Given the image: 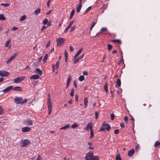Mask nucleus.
<instances>
[{
  "label": "nucleus",
  "instance_id": "864d4df0",
  "mask_svg": "<svg viewBox=\"0 0 160 160\" xmlns=\"http://www.w3.org/2000/svg\"><path fill=\"white\" fill-rule=\"evenodd\" d=\"M119 132V130L118 129H115L114 131V133L115 134H118Z\"/></svg>",
  "mask_w": 160,
  "mask_h": 160
},
{
  "label": "nucleus",
  "instance_id": "a211bd4d",
  "mask_svg": "<svg viewBox=\"0 0 160 160\" xmlns=\"http://www.w3.org/2000/svg\"><path fill=\"white\" fill-rule=\"evenodd\" d=\"M82 5L81 3H79L76 8L77 12L78 13L80 12V10L82 8Z\"/></svg>",
  "mask_w": 160,
  "mask_h": 160
},
{
  "label": "nucleus",
  "instance_id": "c85d7f7f",
  "mask_svg": "<svg viewBox=\"0 0 160 160\" xmlns=\"http://www.w3.org/2000/svg\"><path fill=\"white\" fill-rule=\"evenodd\" d=\"M48 55L47 54H46L45 55V56L44 57L43 59V60H42L44 63H45L46 62L47 59L48 58Z\"/></svg>",
  "mask_w": 160,
  "mask_h": 160
},
{
  "label": "nucleus",
  "instance_id": "e433bc0d",
  "mask_svg": "<svg viewBox=\"0 0 160 160\" xmlns=\"http://www.w3.org/2000/svg\"><path fill=\"white\" fill-rule=\"evenodd\" d=\"M60 64V62L59 61H57L56 63V65H55L56 66V69L58 70L59 68V65Z\"/></svg>",
  "mask_w": 160,
  "mask_h": 160
},
{
  "label": "nucleus",
  "instance_id": "c756f323",
  "mask_svg": "<svg viewBox=\"0 0 160 160\" xmlns=\"http://www.w3.org/2000/svg\"><path fill=\"white\" fill-rule=\"evenodd\" d=\"M116 160H122L120 157V154H118L116 157Z\"/></svg>",
  "mask_w": 160,
  "mask_h": 160
},
{
  "label": "nucleus",
  "instance_id": "ea45409f",
  "mask_svg": "<svg viewBox=\"0 0 160 160\" xmlns=\"http://www.w3.org/2000/svg\"><path fill=\"white\" fill-rule=\"evenodd\" d=\"M48 22V19L46 18L42 22V23L44 25H46Z\"/></svg>",
  "mask_w": 160,
  "mask_h": 160
},
{
  "label": "nucleus",
  "instance_id": "774afa93",
  "mask_svg": "<svg viewBox=\"0 0 160 160\" xmlns=\"http://www.w3.org/2000/svg\"><path fill=\"white\" fill-rule=\"evenodd\" d=\"M41 157H40V155H39L38 156V158L36 160H41Z\"/></svg>",
  "mask_w": 160,
  "mask_h": 160
},
{
  "label": "nucleus",
  "instance_id": "72a5a7b5",
  "mask_svg": "<svg viewBox=\"0 0 160 160\" xmlns=\"http://www.w3.org/2000/svg\"><path fill=\"white\" fill-rule=\"evenodd\" d=\"M94 136L93 132V130H90V138H92Z\"/></svg>",
  "mask_w": 160,
  "mask_h": 160
},
{
  "label": "nucleus",
  "instance_id": "f3484780",
  "mask_svg": "<svg viewBox=\"0 0 160 160\" xmlns=\"http://www.w3.org/2000/svg\"><path fill=\"white\" fill-rule=\"evenodd\" d=\"M134 150L132 149L128 151V155L129 156L131 157L134 153Z\"/></svg>",
  "mask_w": 160,
  "mask_h": 160
},
{
  "label": "nucleus",
  "instance_id": "5701e85b",
  "mask_svg": "<svg viewBox=\"0 0 160 160\" xmlns=\"http://www.w3.org/2000/svg\"><path fill=\"white\" fill-rule=\"evenodd\" d=\"M18 53H14L11 57V61L14 59L15 57L18 55Z\"/></svg>",
  "mask_w": 160,
  "mask_h": 160
},
{
  "label": "nucleus",
  "instance_id": "f03ea898",
  "mask_svg": "<svg viewBox=\"0 0 160 160\" xmlns=\"http://www.w3.org/2000/svg\"><path fill=\"white\" fill-rule=\"evenodd\" d=\"M105 122H104L103 123L102 126L99 129L100 131H104L105 129H106L107 131H109L111 128L109 124H105Z\"/></svg>",
  "mask_w": 160,
  "mask_h": 160
},
{
  "label": "nucleus",
  "instance_id": "79ce46f5",
  "mask_svg": "<svg viewBox=\"0 0 160 160\" xmlns=\"http://www.w3.org/2000/svg\"><path fill=\"white\" fill-rule=\"evenodd\" d=\"M78 126V125L77 123H75L73 124L72 126H71V128H77Z\"/></svg>",
  "mask_w": 160,
  "mask_h": 160
},
{
  "label": "nucleus",
  "instance_id": "338daca9",
  "mask_svg": "<svg viewBox=\"0 0 160 160\" xmlns=\"http://www.w3.org/2000/svg\"><path fill=\"white\" fill-rule=\"evenodd\" d=\"M75 99L76 101L78 102V96L77 95L75 96Z\"/></svg>",
  "mask_w": 160,
  "mask_h": 160
},
{
  "label": "nucleus",
  "instance_id": "7c9ffc66",
  "mask_svg": "<svg viewBox=\"0 0 160 160\" xmlns=\"http://www.w3.org/2000/svg\"><path fill=\"white\" fill-rule=\"evenodd\" d=\"M26 18V15H23L20 19V20L21 21H22L24 20Z\"/></svg>",
  "mask_w": 160,
  "mask_h": 160
},
{
  "label": "nucleus",
  "instance_id": "7ed1b4c3",
  "mask_svg": "<svg viewBox=\"0 0 160 160\" xmlns=\"http://www.w3.org/2000/svg\"><path fill=\"white\" fill-rule=\"evenodd\" d=\"M31 142L29 140L26 139L22 140L21 142L22 147H25L30 144Z\"/></svg>",
  "mask_w": 160,
  "mask_h": 160
},
{
  "label": "nucleus",
  "instance_id": "4468645a",
  "mask_svg": "<svg viewBox=\"0 0 160 160\" xmlns=\"http://www.w3.org/2000/svg\"><path fill=\"white\" fill-rule=\"evenodd\" d=\"M39 76L37 74H34L31 76L29 78L30 79H37L39 78Z\"/></svg>",
  "mask_w": 160,
  "mask_h": 160
},
{
  "label": "nucleus",
  "instance_id": "bb28decb",
  "mask_svg": "<svg viewBox=\"0 0 160 160\" xmlns=\"http://www.w3.org/2000/svg\"><path fill=\"white\" fill-rule=\"evenodd\" d=\"M6 18L4 16L3 14H0V20H5Z\"/></svg>",
  "mask_w": 160,
  "mask_h": 160
},
{
  "label": "nucleus",
  "instance_id": "69168bd1",
  "mask_svg": "<svg viewBox=\"0 0 160 160\" xmlns=\"http://www.w3.org/2000/svg\"><path fill=\"white\" fill-rule=\"evenodd\" d=\"M70 28L68 27L67 28H66L64 30V32H67L68 30V29Z\"/></svg>",
  "mask_w": 160,
  "mask_h": 160
},
{
  "label": "nucleus",
  "instance_id": "a19ab883",
  "mask_svg": "<svg viewBox=\"0 0 160 160\" xmlns=\"http://www.w3.org/2000/svg\"><path fill=\"white\" fill-rule=\"evenodd\" d=\"M74 91V89L73 88L71 89V92L70 93V95L71 97H73V96Z\"/></svg>",
  "mask_w": 160,
  "mask_h": 160
},
{
  "label": "nucleus",
  "instance_id": "2f4dec72",
  "mask_svg": "<svg viewBox=\"0 0 160 160\" xmlns=\"http://www.w3.org/2000/svg\"><path fill=\"white\" fill-rule=\"evenodd\" d=\"M91 6H90L88 8H87L85 11L84 14H85L87 13V12L91 9Z\"/></svg>",
  "mask_w": 160,
  "mask_h": 160
},
{
  "label": "nucleus",
  "instance_id": "0e129e2a",
  "mask_svg": "<svg viewBox=\"0 0 160 160\" xmlns=\"http://www.w3.org/2000/svg\"><path fill=\"white\" fill-rule=\"evenodd\" d=\"M88 74V72L87 71H84L83 72V74L84 75H87Z\"/></svg>",
  "mask_w": 160,
  "mask_h": 160
},
{
  "label": "nucleus",
  "instance_id": "6e6552de",
  "mask_svg": "<svg viewBox=\"0 0 160 160\" xmlns=\"http://www.w3.org/2000/svg\"><path fill=\"white\" fill-rule=\"evenodd\" d=\"M12 89L14 91H22V88L19 86H17L13 88V86H11V89Z\"/></svg>",
  "mask_w": 160,
  "mask_h": 160
},
{
  "label": "nucleus",
  "instance_id": "dca6fc26",
  "mask_svg": "<svg viewBox=\"0 0 160 160\" xmlns=\"http://www.w3.org/2000/svg\"><path fill=\"white\" fill-rule=\"evenodd\" d=\"M35 73L38 74L40 75H41L42 74V70L39 68H36L35 71Z\"/></svg>",
  "mask_w": 160,
  "mask_h": 160
},
{
  "label": "nucleus",
  "instance_id": "2eb2a0df",
  "mask_svg": "<svg viewBox=\"0 0 160 160\" xmlns=\"http://www.w3.org/2000/svg\"><path fill=\"white\" fill-rule=\"evenodd\" d=\"M83 48H81L80 50H79V51H78L77 53L75 54V55L74 56V58H76L77 57H78L80 54L81 53V52L83 50Z\"/></svg>",
  "mask_w": 160,
  "mask_h": 160
},
{
  "label": "nucleus",
  "instance_id": "9d476101",
  "mask_svg": "<svg viewBox=\"0 0 160 160\" xmlns=\"http://www.w3.org/2000/svg\"><path fill=\"white\" fill-rule=\"evenodd\" d=\"M31 130V128L27 127H24L22 129V131L23 132H29Z\"/></svg>",
  "mask_w": 160,
  "mask_h": 160
},
{
  "label": "nucleus",
  "instance_id": "e2e57ef3",
  "mask_svg": "<svg viewBox=\"0 0 160 160\" xmlns=\"http://www.w3.org/2000/svg\"><path fill=\"white\" fill-rule=\"evenodd\" d=\"M52 10H49L48 12H47L46 13V15H49L50 14V13H51V12H52Z\"/></svg>",
  "mask_w": 160,
  "mask_h": 160
},
{
  "label": "nucleus",
  "instance_id": "4d7b16f0",
  "mask_svg": "<svg viewBox=\"0 0 160 160\" xmlns=\"http://www.w3.org/2000/svg\"><path fill=\"white\" fill-rule=\"evenodd\" d=\"M52 71L53 72H54L55 70V65H53L52 66Z\"/></svg>",
  "mask_w": 160,
  "mask_h": 160
},
{
  "label": "nucleus",
  "instance_id": "9b49d317",
  "mask_svg": "<svg viewBox=\"0 0 160 160\" xmlns=\"http://www.w3.org/2000/svg\"><path fill=\"white\" fill-rule=\"evenodd\" d=\"M24 123L27 125H32L33 124L32 121L30 119H28L24 121Z\"/></svg>",
  "mask_w": 160,
  "mask_h": 160
},
{
  "label": "nucleus",
  "instance_id": "052dcab7",
  "mask_svg": "<svg viewBox=\"0 0 160 160\" xmlns=\"http://www.w3.org/2000/svg\"><path fill=\"white\" fill-rule=\"evenodd\" d=\"M69 48L71 51L72 52L73 51V48L72 46L69 47Z\"/></svg>",
  "mask_w": 160,
  "mask_h": 160
},
{
  "label": "nucleus",
  "instance_id": "412c9836",
  "mask_svg": "<svg viewBox=\"0 0 160 160\" xmlns=\"http://www.w3.org/2000/svg\"><path fill=\"white\" fill-rule=\"evenodd\" d=\"M88 101L87 98H85L84 100V107L85 108H87L88 106Z\"/></svg>",
  "mask_w": 160,
  "mask_h": 160
},
{
  "label": "nucleus",
  "instance_id": "aec40b11",
  "mask_svg": "<svg viewBox=\"0 0 160 160\" xmlns=\"http://www.w3.org/2000/svg\"><path fill=\"white\" fill-rule=\"evenodd\" d=\"M116 83L117 84L116 86L118 87H120L121 85V80L119 79H117Z\"/></svg>",
  "mask_w": 160,
  "mask_h": 160
},
{
  "label": "nucleus",
  "instance_id": "de8ad7c7",
  "mask_svg": "<svg viewBox=\"0 0 160 160\" xmlns=\"http://www.w3.org/2000/svg\"><path fill=\"white\" fill-rule=\"evenodd\" d=\"M73 22H74V21H71L70 22V23L68 25V27L70 28H71V26L73 24Z\"/></svg>",
  "mask_w": 160,
  "mask_h": 160
},
{
  "label": "nucleus",
  "instance_id": "09e8293b",
  "mask_svg": "<svg viewBox=\"0 0 160 160\" xmlns=\"http://www.w3.org/2000/svg\"><path fill=\"white\" fill-rule=\"evenodd\" d=\"M3 112V110L1 106H0V115L2 114Z\"/></svg>",
  "mask_w": 160,
  "mask_h": 160
},
{
  "label": "nucleus",
  "instance_id": "4c0bfd02",
  "mask_svg": "<svg viewBox=\"0 0 160 160\" xmlns=\"http://www.w3.org/2000/svg\"><path fill=\"white\" fill-rule=\"evenodd\" d=\"M42 56L40 57L38 59V61L35 62L36 63H37L38 65L39 64V62L41 61L42 59Z\"/></svg>",
  "mask_w": 160,
  "mask_h": 160
},
{
  "label": "nucleus",
  "instance_id": "6e6d98bb",
  "mask_svg": "<svg viewBox=\"0 0 160 160\" xmlns=\"http://www.w3.org/2000/svg\"><path fill=\"white\" fill-rule=\"evenodd\" d=\"M51 0H49L47 3V5L48 7H49V5L50 3V2Z\"/></svg>",
  "mask_w": 160,
  "mask_h": 160
},
{
  "label": "nucleus",
  "instance_id": "a18cd8bd",
  "mask_svg": "<svg viewBox=\"0 0 160 160\" xmlns=\"http://www.w3.org/2000/svg\"><path fill=\"white\" fill-rule=\"evenodd\" d=\"M112 46L111 45H110V44H108V50L109 51H110L112 49Z\"/></svg>",
  "mask_w": 160,
  "mask_h": 160
},
{
  "label": "nucleus",
  "instance_id": "f704fd0d",
  "mask_svg": "<svg viewBox=\"0 0 160 160\" xmlns=\"http://www.w3.org/2000/svg\"><path fill=\"white\" fill-rule=\"evenodd\" d=\"M40 12V9L39 8H38L37 9L35 10L34 11V13L36 15H37L38 13H39Z\"/></svg>",
  "mask_w": 160,
  "mask_h": 160
},
{
  "label": "nucleus",
  "instance_id": "37998d69",
  "mask_svg": "<svg viewBox=\"0 0 160 160\" xmlns=\"http://www.w3.org/2000/svg\"><path fill=\"white\" fill-rule=\"evenodd\" d=\"M107 28H105V27H103V28H102L101 30H100V32H105L107 31Z\"/></svg>",
  "mask_w": 160,
  "mask_h": 160
},
{
  "label": "nucleus",
  "instance_id": "20e7f679",
  "mask_svg": "<svg viewBox=\"0 0 160 160\" xmlns=\"http://www.w3.org/2000/svg\"><path fill=\"white\" fill-rule=\"evenodd\" d=\"M25 76L18 77L14 79V82L16 83H20L25 79Z\"/></svg>",
  "mask_w": 160,
  "mask_h": 160
},
{
  "label": "nucleus",
  "instance_id": "680f3d73",
  "mask_svg": "<svg viewBox=\"0 0 160 160\" xmlns=\"http://www.w3.org/2000/svg\"><path fill=\"white\" fill-rule=\"evenodd\" d=\"M121 127L122 128H124L125 127L124 124L123 122H122L120 124Z\"/></svg>",
  "mask_w": 160,
  "mask_h": 160
},
{
  "label": "nucleus",
  "instance_id": "39448f33",
  "mask_svg": "<svg viewBox=\"0 0 160 160\" xmlns=\"http://www.w3.org/2000/svg\"><path fill=\"white\" fill-rule=\"evenodd\" d=\"M93 155V152L92 151H91L85 155V159L86 160H92Z\"/></svg>",
  "mask_w": 160,
  "mask_h": 160
},
{
  "label": "nucleus",
  "instance_id": "5fc2aeb1",
  "mask_svg": "<svg viewBox=\"0 0 160 160\" xmlns=\"http://www.w3.org/2000/svg\"><path fill=\"white\" fill-rule=\"evenodd\" d=\"M46 28V26H43L42 28L41 29V31H42L44 30Z\"/></svg>",
  "mask_w": 160,
  "mask_h": 160
},
{
  "label": "nucleus",
  "instance_id": "bf43d9fd",
  "mask_svg": "<svg viewBox=\"0 0 160 160\" xmlns=\"http://www.w3.org/2000/svg\"><path fill=\"white\" fill-rule=\"evenodd\" d=\"M18 29V28L17 27H13V28H12V30L13 31H15V30H17Z\"/></svg>",
  "mask_w": 160,
  "mask_h": 160
},
{
  "label": "nucleus",
  "instance_id": "58836bf2",
  "mask_svg": "<svg viewBox=\"0 0 160 160\" xmlns=\"http://www.w3.org/2000/svg\"><path fill=\"white\" fill-rule=\"evenodd\" d=\"M113 42H117L118 43H121V41L120 40L118 39H114L112 40Z\"/></svg>",
  "mask_w": 160,
  "mask_h": 160
},
{
  "label": "nucleus",
  "instance_id": "13d9d810",
  "mask_svg": "<svg viewBox=\"0 0 160 160\" xmlns=\"http://www.w3.org/2000/svg\"><path fill=\"white\" fill-rule=\"evenodd\" d=\"M124 119L125 122H127L128 120V118L127 116H125L124 117Z\"/></svg>",
  "mask_w": 160,
  "mask_h": 160
},
{
  "label": "nucleus",
  "instance_id": "4be33fe9",
  "mask_svg": "<svg viewBox=\"0 0 160 160\" xmlns=\"http://www.w3.org/2000/svg\"><path fill=\"white\" fill-rule=\"evenodd\" d=\"M10 91V86L8 87L7 88L3 89L2 90V92H4V93H6L7 92H8L9 91Z\"/></svg>",
  "mask_w": 160,
  "mask_h": 160
},
{
  "label": "nucleus",
  "instance_id": "6ab92c4d",
  "mask_svg": "<svg viewBox=\"0 0 160 160\" xmlns=\"http://www.w3.org/2000/svg\"><path fill=\"white\" fill-rule=\"evenodd\" d=\"M70 127V125L69 124H67L66 125L64 126L63 127L60 128V130H65L66 129H67L69 128Z\"/></svg>",
  "mask_w": 160,
  "mask_h": 160
},
{
  "label": "nucleus",
  "instance_id": "1a4fd4ad",
  "mask_svg": "<svg viewBox=\"0 0 160 160\" xmlns=\"http://www.w3.org/2000/svg\"><path fill=\"white\" fill-rule=\"evenodd\" d=\"M9 73L5 71L0 70V76L6 77L9 75Z\"/></svg>",
  "mask_w": 160,
  "mask_h": 160
},
{
  "label": "nucleus",
  "instance_id": "cd10ccee",
  "mask_svg": "<svg viewBox=\"0 0 160 160\" xmlns=\"http://www.w3.org/2000/svg\"><path fill=\"white\" fill-rule=\"evenodd\" d=\"M99 157L97 156H92V160H99Z\"/></svg>",
  "mask_w": 160,
  "mask_h": 160
},
{
  "label": "nucleus",
  "instance_id": "c9c22d12",
  "mask_svg": "<svg viewBox=\"0 0 160 160\" xmlns=\"http://www.w3.org/2000/svg\"><path fill=\"white\" fill-rule=\"evenodd\" d=\"M160 145V142L158 141H156L154 144V146L155 147H157L159 145Z\"/></svg>",
  "mask_w": 160,
  "mask_h": 160
},
{
  "label": "nucleus",
  "instance_id": "393cba45",
  "mask_svg": "<svg viewBox=\"0 0 160 160\" xmlns=\"http://www.w3.org/2000/svg\"><path fill=\"white\" fill-rule=\"evenodd\" d=\"M104 89L106 92H108V84L106 82L105 83L104 85Z\"/></svg>",
  "mask_w": 160,
  "mask_h": 160
},
{
  "label": "nucleus",
  "instance_id": "603ef678",
  "mask_svg": "<svg viewBox=\"0 0 160 160\" xmlns=\"http://www.w3.org/2000/svg\"><path fill=\"white\" fill-rule=\"evenodd\" d=\"M98 116V112H95V117L96 119H97Z\"/></svg>",
  "mask_w": 160,
  "mask_h": 160
},
{
  "label": "nucleus",
  "instance_id": "0eeeda50",
  "mask_svg": "<svg viewBox=\"0 0 160 160\" xmlns=\"http://www.w3.org/2000/svg\"><path fill=\"white\" fill-rule=\"evenodd\" d=\"M48 114L49 115L51 113L52 108L51 101V100H50L49 98L48 99Z\"/></svg>",
  "mask_w": 160,
  "mask_h": 160
},
{
  "label": "nucleus",
  "instance_id": "8fccbe9b",
  "mask_svg": "<svg viewBox=\"0 0 160 160\" xmlns=\"http://www.w3.org/2000/svg\"><path fill=\"white\" fill-rule=\"evenodd\" d=\"M111 116V119L112 120H113L114 119L115 115H114L112 113L110 115Z\"/></svg>",
  "mask_w": 160,
  "mask_h": 160
},
{
  "label": "nucleus",
  "instance_id": "f257e3e1",
  "mask_svg": "<svg viewBox=\"0 0 160 160\" xmlns=\"http://www.w3.org/2000/svg\"><path fill=\"white\" fill-rule=\"evenodd\" d=\"M14 100L16 103L21 104L26 103L28 101L27 99H25L23 100L22 98L21 97H16Z\"/></svg>",
  "mask_w": 160,
  "mask_h": 160
},
{
  "label": "nucleus",
  "instance_id": "f8f14e48",
  "mask_svg": "<svg viewBox=\"0 0 160 160\" xmlns=\"http://www.w3.org/2000/svg\"><path fill=\"white\" fill-rule=\"evenodd\" d=\"M84 55V54L83 53L82 55L80 56L77 58H74V64H75V63H77L78 62V61L79 60L81 59L82 58H83Z\"/></svg>",
  "mask_w": 160,
  "mask_h": 160
},
{
  "label": "nucleus",
  "instance_id": "49530a36",
  "mask_svg": "<svg viewBox=\"0 0 160 160\" xmlns=\"http://www.w3.org/2000/svg\"><path fill=\"white\" fill-rule=\"evenodd\" d=\"M9 5V4H8V3H1V6H4L5 7H8Z\"/></svg>",
  "mask_w": 160,
  "mask_h": 160
},
{
  "label": "nucleus",
  "instance_id": "a878e982",
  "mask_svg": "<svg viewBox=\"0 0 160 160\" xmlns=\"http://www.w3.org/2000/svg\"><path fill=\"white\" fill-rule=\"evenodd\" d=\"M71 79V76L70 75H68L67 83L70 84Z\"/></svg>",
  "mask_w": 160,
  "mask_h": 160
},
{
  "label": "nucleus",
  "instance_id": "3c124183",
  "mask_svg": "<svg viewBox=\"0 0 160 160\" xmlns=\"http://www.w3.org/2000/svg\"><path fill=\"white\" fill-rule=\"evenodd\" d=\"M10 42V39L8 40L5 44V47H7L8 46V45H9V44Z\"/></svg>",
  "mask_w": 160,
  "mask_h": 160
},
{
  "label": "nucleus",
  "instance_id": "423d86ee",
  "mask_svg": "<svg viewBox=\"0 0 160 160\" xmlns=\"http://www.w3.org/2000/svg\"><path fill=\"white\" fill-rule=\"evenodd\" d=\"M65 39L63 38H59L57 39V45L58 46H60L62 45L65 42Z\"/></svg>",
  "mask_w": 160,
  "mask_h": 160
},
{
  "label": "nucleus",
  "instance_id": "b1692460",
  "mask_svg": "<svg viewBox=\"0 0 160 160\" xmlns=\"http://www.w3.org/2000/svg\"><path fill=\"white\" fill-rule=\"evenodd\" d=\"M74 12H75V10L74 9H73V10H72V11L71 12L70 16L69 17L70 19H71L72 18V17L74 14Z\"/></svg>",
  "mask_w": 160,
  "mask_h": 160
},
{
  "label": "nucleus",
  "instance_id": "ddd939ff",
  "mask_svg": "<svg viewBox=\"0 0 160 160\" xmlns=\"http://www.w3.org/2000/svg\"><path fill=\"white\" fill-rule=\"evenodd\" d=\"M92 123H89L88 124L86 127L85 128V130L88 131V130L89 129H90V130H92Z\"/></svg>",
  "mask_w": 160,
  "mask_h": 160
},
{
  "label": "nucleus",
  "instance_id": "c03bdc74",
  "mask_svg": "<svg viewBox=\"0 0 160 160\" xmlns=\"http://www.w3.org/2000/svg\"><path fill=\"white\" fill-rule=\"evenodd\" d=\"M68 54L67 53L66 50L65 51V61L66 62L67 60V58H68Z\"/></svg>",
  "mask_w": 160,
  "mask_h": 160
},
{
  "label": "nucleus",
  "instance_id": "473e14b6",
  "mask_svg": "<svg viewBox=\"0 0 160 160\" xmlns=\"http://www.w3.org/2000/svg\"><path fill=\"white\" fill-rule=\"evenodd\" d=\"M84 79V77L83 75L80 76L79 78V80L80 81H82Z\"/></svg>",
  "mask_w": 160,
  "mask_h": 160
}]
</instances>
